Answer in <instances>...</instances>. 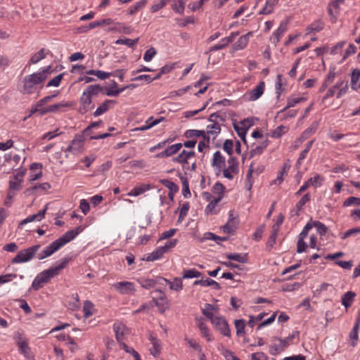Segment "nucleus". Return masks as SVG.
<instances>
[{
  "label": "nucleus",
  "mask_w": 360,
  "mask_h": 360,
  "mask_svg": "<svg viewBox=\"0 0 360 360\" xmlns=\"http://www.w3.org/2000/svg\"><path fill=\"white\" fill-rule=\"evenodd\" d=\"M212 323L223 335L226 337L231 336L229 326L227 321L224 317L215 316L214 319L212 320Z\"/></svg>",
  "instance_id": "39448f33"
},
{
  "label": "nucleus",
  "mask_w": 360,
  "mask_h": 360,
  "mask_svg": "<svg viewBox=\"0 0 360 360\" xmlns=\"http://www.w3.org/2000/svg\"><path fill=\"white\" fill-rule=\"evenodd\" d=\"M221 354L225 358L226 360H240L238 359L233 352L225 348L223 345H221Z\"/></svg>",
  "instance_id": "a18cd8bd"
},
{
  "label": "nucleus",
  "mask_w": 360,
  "mask_h": 360,
  "mask_svg": "<svg viewBox=\"0 0 360 360\" xmlns=\"http://www.w3.org/2000/svg\"><path fill=\"white\" fill-rule=\"evenodd\" d=\"M351 205H360V198L350 196L343 202L344 207H349Z\"/></svg>",
  "instance_id": "4d7b16f0"
},
{
  "label": "nucleus",
  "mask_w": 360,
  "mask_h": 360,
  "mask_svg": "<svg viewBox=\"0 0 360 360\" xmlns=\"http://www.w3.org/2000/svg\"><path fill=\"white\" fill-rule=\"evenodd\" d=\"M40 245H34L28 248L20 250L12 259L13 264L27 262L32 260L40 249Z\"/></svg>",
  "instance_id": "20e7f679"
},
{
  "label": "nucleus",
  "mask_w": 360,
  "mask_h": 360,
  "mask_svg": "<svg viewBox=\"0 0 360 360\" xmlns=\"http://www.w3.org/2000/svg\"><path fill=\"white\" fill-rule=\"evenodd\" d=\"M304 100H305V98H303V97H300V98H288V100H287V101H288L287 105L283 109L281 110L280 111H278L277 112V116L279 114L284 112L288 108L295 106L296 104H297V103H299L301 101H304Z\"/></svg>",
  "instance_id": "72a5a7b5"
},
{
  "label": "nucleus",
  "mask_w": 360,
  "mask_h": 360,
  "mask_svg": "<svg viewBox=\"0 0 360 360\" xmlns=\"http://www.w3.org/2000/svg\"><path fill=\"white\" fill-rule=\"evenodd\" d=\"M65 73H61L57 76H56L55 77H53L52 79H51L46 86L47 87H49V86H58L61 82V80L64 76Z\"/></svg>",
  "instance_id": "bf43d9fd"
},
{
  "label": "nucleus",
  "mask_w": 360,
  "mask_h": 360,
  "mask_svg": "<svg viewBox=\"0 0 360 360\" xmlns=\"http://www.w3.org/2000/svg\"><path fill=\"white\" fill-rule=\"evenodd\" d=\"M212 124L207 126V131L208 134H211L214 139L221 131V127L217 122H212Z\"/></svg>",
  "instance_id": "c85d7f7f"
},
{
  "label": "nucleus",
  "mask_w": 360,
  "mask_h": 360,
  "mask_svg": "<svg viewBox=\"0 0 360 360\" xmlns=\"http://www.w3.org/2000/svg\"><path fill=\"white\" fill-rule=\"evenodd\" d=\"M83 229L79 226L75 229L67 231L62 236L57 240L52 242L49 245L45 248L46 255H51L55 252L58 250L63 245L72 240L77 236H78Z\"/></svg>",
  "instance_id": "7ed1b4c3"
},
{
  "label": "nucleus",
  "mask_w": 360,
  "mask_h": 360,
  "mask_svg": "<svg viewBox=\"0 0 360 360\" xmlns=\"http://www.w3.org/2000/svg\"><path fill=\"white\" fill-rule=\"evenodd\" d=\"M202 276V273L195 269H184L183 271V276L182 278L184 279H188V278H199Z\"/></svg>",
  "instance_id": "c9c22d12"
},
{
  "label": "nucleus",
  "mask_w": 360,
  "mask_h": 360,
  "mask_svg": "<svg viewBox=\"0 0 360 360\" xmlns=\"http://www.w3.org/2000/svg\"><path fill=\"white\" fill-rule=\"evenodd\" d=\"M156 53L157 51L155 49L151 47L145 52L143 55V60L146 62L150 61L153 59V58L156 55Z\"/></svg>",
  "instance_id": "e2e57ef3"
},
{
  "label": "nucleus",
  "mask_w": 360,
  "mask_h": 360,
  "mask_svg": "<svg viewBox=\"0 0 360 360\" xmlns=\"http://www.w3.org/2000/svg\"><path fill=\"white\" fill-rule=\"evenodd\" d=\"M160 182L165 187H167L169 191L178 192L179 191L178 185L167 179H161Z\"/></svg>",
  "instance_id": "c03bdc74"
},
{
  "label": "nucleus",
  "mask_w": 360,
  "mask_h": 360,
  "mask_svg": "<svg viewBox=\"0 0 360 360\" xmlns=\"http://www.w3.org/2000/svg\"><path fill=\"white\" fill-rule=\"evenodd\" d=\"M94 308V304L91 301L86 300L84 303L83 306V311L84 316L85 318H89L93 314L92 309Z\"/></svg>",
  "instance_id": "8fccbe9b"
},
{
  "label": "nucleus",
  "mask_w": 360,
  "mask_h": 360,
  "mask_svg": "<svg viewBox=\"0 0 360 360\" xmlns=\"http://www.w3.org/2000/svg\"><path fill=\"white\" fill-rule=\"evenodd\" d=\"M17 345L22 354L27 359H30V348L26 341H21L20 339L17 341Z\"/></svg>",
  "instance_id": "58836bf2"
},
{
  "label": "nucleus",
  "mask_w": 360,
  "mask_h": 360,
  "mask_svg": "<svg viewBox=\"0 0 360 360\" xmlns=\"http://www.w3.org/2000/svg\"><path fill=\"white\" fill-rule=\"evenodd\" d=\"M164 250L162 247H158L155 250L148 254V256L143 259L147 262H153L161 258L165 254Z\"/></svg>",
  "instance_id": "b1692460"
},
{
  "label": "nucleus",
  "mask_w": 360,
  "mask_h": 360,
  "mask_svg": "<svg viewBox=\"0 0 360 360\" xmlns=\"http://www.w3.org/2000/svg\"><path fill=\"white\" fill-rule=\"evenodd\" d=\"M360 78V70L354 69L351 74V86L353 90H357V82Z\"/></svg>",
  "instance_id": "4c0bfd02"
},
{
  "label": "nucleus",
  "mask_w": 360,
  "mask_h": 360,
  "mask_svg": "<svg viewBox=\"0 0 360 360\" xmlns=\"http://www.w3.org/2000/svg\"><path fill=\"white\" fill-rule=\"evenodd\" d=\"M162 280H158V277L156 279H146L141 278L139 282L141 284V287L146 289H149L150 288L154 287L157 283L162 284Z\"/></svg>",
  "instance_id": "393cba45"
},
{
  "label": "nucleus",
  "mask_w": 360,
  "mask_h": 360,
  "mask_svg": "<svg viewBox=\"0 0 360 360\" xmlns=\"http://www.w3.org/2000/svg\"><path fill=\"white\" fill-rule=\"evenodd\" d=\"M278 2V0H266L264 7L259 11L260 15H268L273 12L274 6Z\"/></svg>",
  "instance_id": "a878e982"
},
{
  "label": "nucleus",
  "mask_w": 360,
  "mask_h": 360,
  "mask_svg": "<svg viewBox=\"0 0 360 360\" xmlns=\"http://www.w3.org/2000/svg\"><path fill=\"white\" fill-rule=\"evenodd\" d=\"M69 106H70V104L67 102L56 103L46 108H44L43 109H40V115H44L49 112H56L60 111L61 108Z\"/></svg>",
  "instance_id": "f8f14e48"
},
{
  "label": "nucleus",
  "mask_w": 360,
  "mask_h": 360,
  "mask_svg": "<svg viewBox=\"0 0 360 360\" xmlns=\"http://www.w3.org/2000/svg\"><path fill=\"white\" fill-rule=\"evenodd\" d=\"M194 285H201V286H212L215 290H220L221 286L219 283L216 282L215 281L211 278H207L205 280H197L193 283Z\"/></svg>",
  "instance_id": "412c9836"
},
{
  "label": "nucleus",
  "mask_w": 360,
  "mask_h": 360,
  "mask_svg": "<svg viewBox=\"0 0 360 360\" xmlns=\"http://www.w3.org/2000/svg\"><path fill=\"white\" fill-rule=\"evenodd\" d=\"M45 49H41L38 52L34 53L30 58V63L32 64H36L41 60L44 59L46 57V54L44 53Z\"/></svg>",
  "instance_id": "49530a36"
},
{
  "label": "nucleus",
  "mask_w": 360,
  "mask_h": 360,
  "mask_svg": "<svg viewBox=\"0 0 360 360\" xmlns=\"http://www.w3.org/2000/svg\"><path fill=\"white\" fill-rule=\"evenodd\" d=\"M124 327H125L124 325H123L122 323H118V324L115 323L113 325V330L115 333V338H116L117 342L120 343V345L122 343L121 342H122L123 336H124Z\"/></svg>",
  "instance_id": "2f4dec72"
},
{
  "label": "nucleus",
  "mask_w": 360,
  "mask_h": 360,
  "mask_svg": "<svg viewBox=\"0 0 360 360\" xmlns=\"http://www.w3.org/2000/svg\"><path fill=\"white\" fill-rule=\"evenodd\" d=\"M236 335H240L245 333V321L243 319H237L235 321Z\"/></svg>",
  "instance_id": "5fc2aeb1"
},
{
  "label": "nucleus",
  "mask_w": 360,
  "mask_h": 360,
  "mask_svg": "<svg viewBox=\"0 0 360 360\" xmlns=\"http://www.w3.org/2000/svg\"><path fill=\"white\" fill-rule=\"evenodd\" d=\"M117 102L115 100H105L100 106H98L94 112V117H98L106 112L110 108L111 104H115Z\"/></svg>",
  "instance_id": "dca6fc26"
},
{
  "label": "nucleus",
  "mask_w": 360,
  "mask_h": 360,
  "mask_svg": "<svg viewBox=\"0 0 360 360\" xmlns=\"http://www.w3.org/2000/svg\"><path fill=\"white\" fill-rule=\"evenodd\" d=\"M356 296L355 292L352 291H348L343 295L342 297V304L344 307L347 309L349 307L353 302L354 297Z\"/></svg>",
  "instance_id": "bb28decb"
},
{
  "label": "nucleus",
  "mask_w": 360,
  "mask_h": 360,
  "mask_svg": "<svg viewBox=\"0 0 360 360\" xmlns=\"http://www.w3.org/2000/svg\"><path fill=\"white\" fill-rule=\"evenodd\" d=\"M179 179L182 183V194L185 198L191 197V192L189 189V184L186 177L184 176L181 174H179Z\"/></svg>",
  "instance_id": "473e14b6"
},
{
  "label": "nucleus",
  "mask_w": 360,
  "mask_h": 360,
  "mask_svg": "<svg viewBox=\"0 0 360 360\" xmlns=\"http://www.w3.org/2000/svg\"><path fill=\"white\" fill-rule=\"evenodd\" d=\"M111 30H119L120 32H122L124 34H129L131 32V27L125 26L122 23L117 22L116 23V27L112 28Z\"/></svg>",
  "instance_id": "69168bd1"
},
{
  "label": "nucleus",
  "mask_w": 360,
  "mask_h": 360,
  "mask_svg": "<svg viewBox=\"0 0 360 360\" xmlns=\"http://www.w3.org/2000/svg\"><path fill=\"white\" fill-rule=\"evenodd\" d=\"M313 227L316 229L317 232L323 236L325 235L328 231V227L319 221H314L312 222Z\"/></svg>",
  "instance_id": "3c124183"
},
{
  "label": "nucleus",
  "mask_w": 360,
  "mask_h": 360,
  "mask_svg": "<svg viewBox=\"0 0 360 360\" xmlns=\"http://www.w3.org/2000/svg\"><path fill=\"white\" fill-rule=\"evenodd\" d=\"M121 348L123 349L127 353L131 354L134 357L132 359L141 360L139 353L132 347H128L125 343L121 344Z\"/></svg>",
  "instance_id": "09e8293b"
},
{
  "label": "nucleus",
  "mask_w": 360,
  "mask_h": 360,
  "mask_svg": "<svg viewBox=\"0 0 360 360\" xmlns=\"http://www.w3.org/2000/svg\"><path fill=\"white\" fill-rule=\"evenodd\" d=\"M359 233H360V226L359 227L353 228V229H349L346 232H345L342 235L341 238L342 239H345V238H348L349 236H356V235L359 234Z\"/></svg>",
  "instance_id": "680f3d73"
},
{
  "label": "nucleus",
  "mask_w": 360,
  "mask_h": 360,
  "mask_svg": "<svg viewBox=\"0 0 360 360\" xmlns=\"http://www.w3.org/2000/svg\"><path fill=\"white\" fill-rule=\"evenodd\" d=\"M226 190L225 186L220 182H217L212 188V191L214 194H218L219 195H223Z\"/></svg>",
  "instance_id": "13d9d810"
},
{
  "label": "nucleus",
  "mask_w": 360,
  "mask_h": 360,
  "mask_svg": "<svg viewBox=\"0 0 360 360\" xmlns=\"http://www.w3.org/2000/svg\"><path fill=\"white\" fill-rule=\"evenodd\" d=\"M182 278L176 277L174 279V282H171L169 280L163 277H158V280H162V281L168 283L169 285V288L172 290L181 291L183 289V283Z\"/></svg>",
  "instance_id": "2eb2a0df"
},
{
  "label": "nucleus",
  "mask_w": 360,
  "mask_h": 360,
  "mask_svg": "<svg viewBox=\"0 0 360 360\" xmlns=\"http://www.w3.org/2000/svg\"><path fill=\"white\" fill-rule=\"evenodd\" d=\"M333 87L335 90L338 89L336 96L338 98H340L348 91V81L346 79H340Z\"/></svg>",
  "instance_id": "ddd939ff"
},
{
  "label": "nucleus",
  "mask_w": 360,
  "mask_h": 360,
  "mask_svg": "<svg viewBox=\"0 0 360 360\" xmlns=\"http://www.w3.org/2000/svg\"><path fill=\"white\" fill-rule=\"evenodd\" d=\"M264 82H260L259 84L255 86V88L248 92V95L249 96L248 100L251 101L257 100L264 94Z\"/></svg>",
  "instance_id": "9d476101"
},
{
  "label": "nucleus",
  "mask_w": 360,
  "mask_h": 360,
  "mask_svg": "<svg viewBox=\"0 0 360 360\" xmlns=\"http://www.w3.org/2000/svg\"><path fill=\"white\" fill-rule=\"evenodd\" d=\"M103 90L104 88L100 84L89 85L83 93L92 98V97L98 96Z\"/></svg>",
  "instance_id": "a211bd4d"
},
{
  "label": "nucleus",
  "mask_w": 360,
  "mask_h": 360,
  "mask_svg": "<svg viewBox=\"0 0 360 360\" xmlns=\"http://www.w3.org/2000/svg\"><path fill=\"white\" fill-rule=\"evenodd\" d=\"M217 119H219L221 122H224L226 120V116L221 115L219 112H214L211 114L208 118V121L210 122H217Z\"/></svg>",
  "instance_id": "774afa93"
},
{
  "label": "nucleus",
  "mask_w": 360,
  "mask_h": 360,
  "mask_svg": "<svg viewBox=\"0 0 360 360\" xmlns=\"http://www.w3.org/2000/svg\"><path fill=\"white\" fill-rule=\"evenodd\" d=\"M317 128L318 124L316 122L312 123L310 127H309L302 132L300 137L298 139V141L302 143L303 141L307 139L312 134L316 131Z\"/></svg>",
  "instance_id": "4be33fe9"
},
{
  "label": "nucleus",
  "mask_w": 360,
  "mask_h": 360,
  "mask_svg": "<svg viewBox=\"0 0 360 360\" xmlns=\"http://www.w3.org/2000/svg\"><path fill=\"white\" fill-rule=\"evenodd\" d=\"M113 287L122 295L131 294L135 292L134 284L129 281H121L113 284Z\"/></svg>",
  "instance_id": "6e6552de"
},
{
  "label": "nucleus",
  "mask_w": 360,
  "mask_h": 360,
  "mask_svg": "<svg viewBox=\"0 0 360 360\" xmlns=\"http://www.w3.org/2000/svg\"><path fill=\"white\" fill-rule=\"evenodd\" d=\"M359 327L358 326V323H355L352 330L350 333L349 338L352 340L351 345L352 347H355L356 345V342L358 340V331Z\"/></svg>",
  "instance_id": "864d4df0"
},
{
  "label": "nucleus",
  "mask_w": 360,
  "mask_h": 360,
  "mask_svg": "<svg viewBox=\"0 0 360 360\" xmlns=\"http://www.w3.org/2000/svg\"><path fill=\"white\" fill-rule=\"evenodd\" d=\"M214 310H215V307L212 304L207 303L205 304V307L202 310V313L208 319H210L211 322H212V320L215 318L212 312Z\"/></svg>",
  "instance_id": "f704fd0d"
},
{
  "label": "nucleus",
  "mask_w": 360,
  "mask_h": 360,
  "mask_svg": "<svg viewBox=\"0 0 360 360\" xmlns=\"http://www.w3.org/2000/svg\"><path fill=\"white\" fill-rule=\"evenodd\" d=\"M288 131V127L280 125L278 127H276L274 130L271 132V136L275 139H278L282 136L284 134H285Z\"/></svg>",
  "instance_id": "37998d69"
},
{
  "label": "nucleus",
  "mask_w": 360,
  "mask_h": 360,
  "mask_svg": "<svg viewBox=\"0 0 360 360\" xmlns=\"http://www.w3.org/2000/svg\"><path fill=\"white\" fill-rule=\"evenodd\" d=\"M233 142L231 139H226L223 144V149L229 155L233 153Z\"/></svg>",
  "instance_id": "0e129e2a"
},
{
  "label": "nucleus",
  "mask_w": 360,
  "mask_h": 360,
  "mask_svg": "<svg viewBox=\"0 0 360 360\" xmlns=\"http://www.w3.org/2000/svg\"><path fill=\"white\" fill-rule=\"evenodd\" d=\"M60 263L40 272L34 279L32 283V288L34 290H39L43 287L44 283H47L51 278H54L60 274V271L65 269L69 262L68 258H63Z\"/></svg>",
  "instance_id": "f257e3e1"
},
{
  "label": "nucleus",
  "mask_w": 360,
  "mask_h": 360,
  "mask_svg": "<svg viewBox=\"0 0 360 360\" xmlns=\"http://www.w3.org/2000/svg\"><path fill=\"white\" fill-rule=\"evenodd\" d=\"M198 328L202 333V335L206 338V340L210 342L212 340V338L211 334L210 333V330L204 322V319L200 318L198 320Z\"/></svg>",
  "instance_id": "5701e85b"
},
{
  "label": "nucleus",
  "mask_w": 360,
  "mask_h": 360,
  "mask_svg": "<svg viewBox=\"0 0 360 360\" xmlns=\"http://www.w3.org/2000/svg\"><path fill=\"white\" fill-rule=\"evenodd\" d=\"M239 172L238 165L235 164V165H229L228 168L224 169L223 170L224 176L228 179L232 180L233 179V174H238Z\"/></svg>",
  "instance_id": "c756f323"
},
{
  "label": "nucleus",
  "mask_w": 360,
  "mask_h": 360,
  "mask_svg": "<svg viewBox=\"0 0 360 360\" xmlns=\"http://www.w3.org/2000/svg\"><path fill=\"white\" fill-rule=\"evenodd\" d=\"M139 39V38H136L134 39H128V38L119 39L115 41V44H124L130 48L134 49V46H136V44L138 43Z\"/></svg>",
  "instance_id": "79ce46f5"
},
{
  "label": "nucleus",
  "mask_w": 360,
  "mask_h": 360,
  "mask_svg": "<svg viewBox=\"0 0 360 360\" xmlns=\"http://www.w3.org/2000/svg\"><path fill=\"white\" fill-rule=\"evenodd\" d=\"M46 79V75L44 73H33L23 78L22 87L20 92L23 94H31L34 93L38 87H43V83Z\"/></svg>",
  "instance_id": "f03ea898"
},
{
  "label": "nucleus",
  "mask_w": 360,
  "mask_h": 360,
  "mask_svg": "<svg viewBox=\"0 0 360 360\" xmlns=\"http://www.w3.org/2000/svg\"><path fill=\"white\" fill-rule=\"evenodd\" d=\"M233 128H234L235 131H236V133L238 134V136L242 139L243 142L244 143H246L247 141H246L245 136H246V134L248 131L246 130V129L243 128L242 126H238L236 124H233Z\"/></svg>",
  "instance_id": "603ef678"
},
{
  "label": "nucleus",
  "mask_w": 360,
  "mask_h": 360,
  "mask_svg": "<svg viewBox=\"0 0 360 360\" xmlns=\"http://www.w3.org/2000/svg\"><path fill=\"white\" fill-rule=\"evenodd\" d=\"M238 224V221H228L226 224L221 227V229L224 233L233 235L237 229Z\"/></svg>",
  "instance_id": "7c9ffc66"
},
{
  "label": "nucleus",
  "mask_w": 360,
  "mask_h": 360,
  "mask_svg": "<svg viewBox=\"0 0 360 360\" xmlns=\"http://www.w3.org/2000/svg\"><path fill=\"white\" fill-rule=\"evenodd\" d=\"M94 108V104H93L92 98L83 93L79 98L78 112L81 115H84Z\"/></svg>",
  "instance_id": "0eeeda50"
},
{
  "label": "nucleus",
  "mask_w": 360,
  "mask_h": 360,
  "mask_svg": "<svg viewBox=\"0 0 360 360\" xmlns=\"http://www.w3.org/2000/svg\"><path fill=\"white\" fill-rule=\"evenodd\" d=\"M205 135L204 130H196V129H188L186 130L184 136L186 138H193L194 136L200 137V136Z\"/></svg>",
  "instance_id": "6e6d98bb"
},
{
  "label": "nucleus",
  "mask_w": 360,
  "mask_h": 360,
  "mask_svg": "<svg viewBox=\"0 0 360 360\" xmlns=\"http://www.w3.org/2000/svg\"><path fill=\"white\" fill-rule=\"evenodd\" d=\"M150 188L149 185L143 184L141 186L134 187L128 193L129 196H138Z\"/></svg>",
  "instance_id": "ea45409f"
},
{
  "label": "nucleus",
  "mask_w": 360,
  "mask_h": 360,
  "mask_svg": "<svg viewBox=\"0 0 360 360\" xmlns=\"http://www.w3.org/2000/svg\"><path fill=\"white\" fill-rule=\"evenodd\" d=\"M204 238L206 240H214L217 244H219V241H226L229 239L228 237L218 236L211 232L205 233L204 235Z\"/></svg>",
  "instance_id": "de8ad7c7"
},
{
  "label": "nucleus",
  "mask_w": 360,
  "mask_h": 360,
  "mask_svg": "<svg viewBox=\"0 0 360 360\" xmlns=\"http://www.w3.org/2000/svg\"><path fill=\"white\" fill-rule=\"evenodd\" d=\"M212 165L218 168L219 171L225 166V158L219 150L213 155Z\"/></svg>",
  "instance_id": "aec40b11"
},
{
  "label": "nucleus",
  "mask_w": 360,
  "mask_h": 360,
  "mask_svg": "<svg viewBox=\"0 0 360 360\" xmlns=\"http://www.w3.org/2000/svg\"><path fill=\"white\" fill-rule=\"evenodd\" d=\"M288 23V21H282L281 22L279 27L273 33V35H272V37L271 38V40L272 43H274V44H277L279 42L280 39L282 37V36L283 35L284 32L287 30Z\"/></svg>",
  "instance_id": "9b49d317"
},
{
  "label": "nucleus",
  "mask_w": 360,
  "mask_h": 360,
  "mask_svg": "<svg viewBox=\"0 0 360 360\" xmlns=\"http://www.w3.org/2000/svg\"><path fill=\"white\" fill-rule=\"evenodd\" d=\"M85 139V136L82 132L75 135L74 139L72 141V145H76L79 148H82V143Z\"/></svg>",
  "instance_id": "052dcab7"
},
{
  "label": "nucleus",
  "mask_w": 360,
  "mask_h": 360,
  "mask_svg": "<svg viewBox=\"0 0 360 360\" xmlns=\"http://www.w3.org/2000/svg\"><path fill=\"white\" fill-rule=\"evenodd\" d=\"M223 195H219L214 199L212 200L207 205L205 210L206 214H216L218 210H215L217 205L221 200Z\"/></svg>",
  "instance_id": "6ab92c4d"
},
{
  "label": "nucleus",
  "mask_w": 360,
  "mask_h": 360,
  "mask_svg": "<svg viewBox=\"0 0 360 360\" xmlns=\"http://www.w3.org/2000/svg\"><path fill=\"white\" fill-rule=\"evenodd\" d=\"M152 293L155 294V296L153 297L152 302L158 307L159 311L163 314L167 308L165 305L167 304V300L165 292L160 290H156Z\"/></svg>",
  "instance_id": "423d86ee"
},
{
  "label": "nucleus",
  "mask_w": 360,
  "mask_h": 360,
  "mask_svg": "<svg viewBox=\"0 0 360 360\" xmlns=\"http://www.w3.org/2000/svg\"><path fill=\"white\" fill-rule=\"evenodd\" d=\"M183 144L181 143H177L173 144L172 146H168L165 150L162 151L161 153H158L155 157L157 158H165L167 157H170L172 155L176 154L177 152L180 150L182 148Z\"/></svg>",
  "instance_id": "1a4fd4ad"
},
{
  "label": "nucleus",
  "mask_w": 360,
  "mask_h": 360,
  "mask_svg": "<svg viewBox=\"0 0 360 360\" xmlns=\"http://www.w3.org/2000/svg\"><path fill=\"white\" fill-rule=\"evenodd\" d=\"M323 27L324 22L321 20H314L307 27V33L313 32H320L323 29Z\"/></svg>",
  "instance_id": "cd10ccee"
},
{
  "label": "nucleus",
  "mask_w": 360,
  "mask_h": 360,
  "mask_svg": "<svg viewBox=\"0 0 360 360\" xmlns=\"http://www.w3.org/2000/svg\"><path fill=\"white\" fill-rule=\"evenodd\" d=\"M310 200V195L309 193L304 194L301 199L299 200V202L295 205V209L291 210L290 214L291 217L295 216L299 217L300 216V211L301 210L302 207Z\"/></svg>",
  "instance_id": "4468645a"
},
{
  "label": "nucleus",
  "mask_w": 360,
  "mask_h": 360,
  "mask_svg": "<svg viewBox=\"0 0 360 360\" xmlns=\"http://www.w3.org/2000/svg\"><path fill=\"white\" fill-rule=\"evenodd\" d=\"M251 35H252V32H249L240 37L238 41L233 44V49L238 51L245 49L248 43L250 36Z\"/></svg>",
  "instance_id": "f3484780"
},
{
  "label": "nucleus",
  "mask_w": 360,
  "mask_h": 360,
  "mask_svg": "<svg viewBox=\"0 0 360 360\" xmlns=\"http://www.w3.org/2000/svg\"><path fill=\"white\" fill-rule=\"evenodd\" d=\"M227 259L230 260L236 261L240 263H246L247 259L245 258L246 255H243L240 253H228L226 255Z\"/></svg>",
  "instance_id": "a19ab883"
},
{
  "label": "nucleus",
  "mask_w": 360,
  "mask_h": 360,
  "mask_svg": "<svg viewBox=\"0 0 360 360\" xmlns=\"http://www.w3.org/2000/svg\"><path fill=\"white\" fill-rule=\"evenodd\" d=\"M264 231H265V225L264 224H262L259 226H258L253 235L254 240H255L257 241L259 240L262 238V234L264 232Z\"/></svg>",
  "instance_id": "338daca9"
},
{
  "label": "nucleus",
  "mask_w": 360,
  "mask_h": 360,
  "mask_svg": "<svg viewBox=\"0 0 360 360\" xmlns=\"http://www.w3.org/2000/svg\"><path fill=\"white\" fill-rule=\"evenodd\" d=\"M268 146V140L266 139L260 146H257L255 148L252 149L250 152L249 158H252L257 155H260L263 153L264 150Z\"/></svg>",
  "instance_id": "e433bc0d"
}]
</instances>
